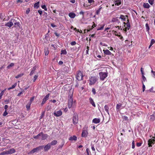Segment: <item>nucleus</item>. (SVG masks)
Here are the masks:
<instances>
[{
	"instance_id": "nucleus-1",
	"label": "nucleus",
	"mask_w": 155,
	"mask_h": 155,
	"mask_svg": "<svg viewBox=\"0 0 155 155\" xmlns=\"http://www.w3.org/2000/svg\"><path fill=\"white\" fill-rule=\"evenodd\" d=\"M69 99L68 103V107L69 108H71L72 106H74V103H75V101L73 102V92L70 91L69 93Z\"/></svg>"
},
{
	"instance_id": "nucleus-2",
	"label": "nucleus",
	"mask_w": 155,
	"mask_h": 155,
	"mask_svg": "<svg viewBox=\"0 0 155 155\" xmlns=\"http://www.w3.org/2000/svg\"><path fill=\"white\" fill-rule=\"evenodd\" d=\"M98 77L96 76H91L89 78L90 82L89 84L92 85L94 84L97 81Z\"/></svg>"
},
{
	"instance_id": "nucleus-3",
	"label": "nucleus",
	"mask_w": 155,
	"mask_h": 155,
	"mask_svg": "<svg viewBox=\"0 0 155 155\" xmlns=\"http://www.w3.org/2000/svg\"><path fill=\"white\" fill-rule=\"evenodd\" d=\"M83 74L82 72L80 70L77 71V74L76 75V78L77 80L81 81L83 79Z\"/></svg>"
},
{
	"instance_id": "nucleus-4",
	"label": "nucleus",
	"mask_w": 155,
	"mask_h": 155,
	"mask_svg": "<svg viewBox=\"0 0 155 155\" xmlns=\"http://www.w3.org/2000/svg\"><path fill=\"white\" fill-rule=\"evenodd\" d=\"M87 129V126H85L83 128L82 132V133L81 136L82 137H86L87 136L88 134Z\"/></svg>"
},
{
	"instance_id": "nucleus-5",
	"label": "nucleus",
	"mask_w": 155,
	"mask_h": 155,
	"mask_svg": "<svg viewBox=\"0 0 155 155\" xmlns=\"http://www.w3.org/2000/svg\"><path fill=\"white\" fill-rule=\"evenodd\" d=\"M107 73L101 72L99 73L100 79L101 80L103 81L107 77Z\"/></svg>"
},
{
	"instance_id": "nucleus-6",
	"label": "nucleus",
	"mask_w": 155,
	"mask_h": 155,
	"mask_svg": "<svg viewBox=\"0 0 155 155\" xmlns=\"http://www.w3.org/2000/svg\"><path fill=\"white\" fill-rule=\"evenodd\" d=\"M44 147V146H39L38 147H36V148H34L32 149L31 151L29 152L28 154H32L35 153L36 152H37L38 151L41 150V149L43 148Z\"/></svg>"
},
{
	"instance_id": "nucleus-7",
	"label": "nucleus",
	"mask_w": 155,
	"mask_h": 155,
	"mask_svg": "<svg viewBox=\"0 0 155 155\" xmlns=\"http://www.w3.org/2000/svg\"><path fill=\"white\" fill-rule=\"evenodd\" d=\"M73 122L74 124H76L78 123V117L76 114L74 113L73 115Z\"/></svg>"
},
{
	"instance_id": "nucleus-8",
	"label": "nucleus",
	"mask_w": 155,
	"mask_h": 155,
	"mask_svg": "<svg viewBox=\"0 0 155 155\" xmlns=\"http://www.w3.org/2000/svg\"><path fill=\"white\" fill-rule=\"evenodd\" d=\"M13 22H14V19H11L9 22H7L5 25V26L9 27V28L11 27L13 25Z\"/></svg>"
},
{
	"instance_id": "nucleus-9",
	"label": "nucleus",
	"mask_w": 155,
	"mask_h": 155,
	"mask_svg": "<svg viewBox=\"0 0 155 155\" xmlns=\"http://www.w3.org/2000/svg\"><path fill=\"white\" fill-rule=\"evenodd\" d=\"M155 141V137H153L151 139L149 140L148 141V144L149 147H151L152 146V144H154V142Z\"/></svg>"
},
{
	"instance_id": "nucleus-10",
	"label": "nucleus",
	"mask_w": 155,
	"mask_h": 155,
	"mask_svg": "<svg viewBox=\"0 0 155 155\" xmlns=\"http://www.w3.org/2000/svg\"><path fill=\"white\" fill-rule=\"evenodd\" d=\"M50 96V94H48L44 97V98L43 99L42 101L41 104V106H43V105L47 101L49 97Z\"/></svg>"
},
{
	"instance_id": "nucleus-11",
	"label": "nucleus",
	"mask_w": 155,
	"mask_h": 155,
	"mask_svg": "<svg viewBox=\"0 0 155 155\" xmlns=\"http://www.w3.org/2000/svg\"><path fill=\"white\" fill-rule=\"evenodd\" d=\"M113 32H114V33L115 35L116 36H118L120 37V39L122 40L123 39V37L121 35L120 32H117V31H113Z\"/></svg>"
},
{
	"instance_id": "nucleus-12",
	"label": "nucleus",
	"mask_w": 155,
	"mask_h": 155,
	"mask_svg": "<svg viewBox=\"0 0 155 155\" xmlns=\"http://www.w3.org/2000/svg\"><path fill=\"white\" fill-rule=\"evenodd\" d=\"M62 113L61 110H59L57 112L55 111L53 113V114L54 116L56 117H59L62 115Z\"/></svg>"
},
{
	"instance_id": "nucleus-13",
	"label": "nucleus",
	"mask_w": 155,
	"mask_h": 155,
	"mask_svg": "<svg viewBox=\"0 0 155 155\" xmlns=\"http://www.w3.org/2000/svg\"><path fill=\"white\" fill-rule=\"evenodd\" d=\"M50 143L47 144L46 145L44 146V150L45 151H47L49 150L51 148V146Z\"/></svg>"
},
{
	"instance_id": "nucleus-14",
	"label": "nucleus",
	"mask_w": 155,
	"mask_h": 155,
	"mask_svg": "<svg viewBox=\"0 0 155 155\" xmlns=\"http://www.w3.org/2000/svg\"><path fill=\"white\" fill-rule=\"evenodd\" d=\"M41 133H42L41 135V139L42 140H45L47 138H48V135L47 134H44L42 132H41Z\"/></svg>"
},
{
	"instance_id": "nucleus-15",
	"label": "nucleus",
	"mask_w": 155,
	"mask_h": 155,
	"mask_svg": "<svg viewBox=\"0 0 155 155\" xmlns=\"http://www.w3.org/2000/svg\"><path fill=\"white\" fill-rule=\"evenodd\" d=\"M93 25L91 26L90 27V26H88L87 29V32H88L92 30L96 26V25L95 24L94 22H93Z\"/></svg>"
},
{
	"instance_id": "nucleus-16",
	"label": "nucleus",
	"mask_w": 155,
	"mask_h": 155,
	"mask_svg": "<svg viewBox=\"0 0 155 155\" xmlns=\"http://www.w3.org/2000/svg\"><path fill=\"white\" fill-rule=\"evenodd\" d=\"M15 150L13 148H11L7 151V154H12L14 153L15 152Z\"/></svg>"
},
{
	"instance_id": "nucleus-17",
	"label": "nucleus",
	"mask_w": 155,
	"mask_h": 155,
	"mask_svg": "<svg viewBox=\"0 0 155 155\" xmlns=\"http://www.w3.org/2000/svg\"><path fill=\"white\" fill-rule=\"evenodd\" d=\"M36 66H35L33 68H31V71L30 73V74H29V75L30 76H31L34 74V73L35 72V71L36 69Z\"/></svg>"
},
{
	"instance_id": "nucleus-18",
	"label": "nucleus",
	"mask_w": 155,
	"mask_h": 155,
	"mask_svg": "<svg viewBox=\"0 0 155 155\" xmlns=\"http://www.w3.org/2000/svg\"><path fill=\"white\" fill-rule=\"evenodd\" d=\"M100 120L99 118H95L92 120V122L94 124H97L100 123Z\"/></svg>"
},
{
	"instance_id": "nucleus-19",
	"label": "nucleus",
	"mask_w": 155,
	"mask_h": 155,
	"mask_svg": "<svg viewBox=\"0 0 155 155\" xmlns=\"http://www.w3.org/2000/svg\"><path fill=\"white\" fill-rule=\"evenodd\" d=\"M103 51L104 52V53L105 54L108 55H111L112 54V53L108 50H104Z\"/></svg>"
},
{
	"instance_id": "nucleus-20",
	"label": "nucleus",
	"mask_w": 155,
	"mask_h": 155,
	"mask_svg": "<svg viewBox=\"0 0 155 155\" xmlns=\"http://www.w3.org/2000/svg\"><path fill=\"white\" fill-rule=\"evenodd\" d=\"M69 70V69L68 67L65 66L64 67L63 69V71L64 73H67L68 72Z\"/></svg>"
},
{
	"instance_id": "nucleus-21",
	"label": "nucleus",
	"mask_w": 155,
	"mask_h": 155,
	"mask_svg": "<svg viewBox=\"0 0 155 155\" xmlns=\"http://www.w3.org/2000/svg\"><path fill=\"white\" fill-rule=\"evenodd\" d=\"M114 2L115 5L117 6H119L121 4V0H116Z\"/></svg>"
},
{
	"instance_id": "nucleus-22",
	"label": "nucleus",
	"mask_w": 155,
	"mask_h": 155,
	"mask_svg": "<svg viewBox=\"0 0 155 155\" xmlns=\"http://www.w3.org/2000/svg\"><path fill=\"white\" fill-rule=\"evenodd\" d=\"M69 140L70 141H76L77 140V137L75 136L70 137L69 138Z\"/></svg>"
},
{
	"instance_id": "nucleus-23",
	"label": "nucleus",
	"mask_w": 155,
	"mask_h": 155,
	"mask_svg": "<svg viewBox=\"0 0 155 155\" xmlns=\"http://www.w3.org/2000/svg\"><path fill=\"white\" fill-rule=\"evenodd\" d=\"M90 103L94 107H96V105L95 103L92 98L90 97L89 99Z\"/></svg>"
},
{
	"instance_id": "nucleus-24",
	"label": "nucleus",
	"mask_w": 155,
	"mask_h": 155,
	"mask_svg": "<svg viewBox=\"0 0 155 155\" xmlns=\"http://www.w3.org/2000/svg\"><path fill=\"white\" fill-rule=\"evenodd\" d=\"M68 15L70 17L72 18H74L76 16L74 12H72L70 13Z\"/></svg>"
},
{
	"instance_id": "nucleus-25",
	"label": "nucleus",
	"mask_w": 155,
	"mask_h": 155,
	"mask_svg": "<svg viewBox=\"0 0 155 155\" xmlns=\"http://www.w3.org/2000/svg\"><path fill=\"white\" fill-rule=\"evenodd\" d=\"M126 17H128V16L127 15L124 16L123 15H120L119 18L120 19H122L123 21H126Z\"/></svg>"
},
{
	"instance_id": "nucleus-26",
	"label": "nucleus",
	"mask_w": 155,
	"mask_h": 155,
	"mask_svg": "<svg viewBox=\"0 0 155 155\" xmlns=\"http://www.w3.org/2000/svg\"><path fill=\"white\" fill-rule=\"evenodd\" d=\"M14 22L13 24L15 25V26L16 27H19V22H17L14 19Z\"/></svg>"
},
{
	"instance_id": "nucleus-27",
	"label": "nucleus",
	"mask_w": 155,
	"mask_h": 155,
	"mask_svg": "<svg viewBox=\"0 0 155 155\" xmlns=\"http://www.w3.org/2000/svg\"><path fill=\"white\" fill-rule=\"evenodd\" d=\"M58 142L56 140H54L52 141L51 143H50V145H55Z\"/></svg>"
},
{
	"instance_id": "nucleus-28",
	"label": "nucleus",
	"mask_w": 155,
	"mask_h": 155,
	"mask_svg": "<svg viewBox=\"0 0 155 155\" xmlns=\"http://www.w3.org/2000/svg\"><path fill=\"white\" fill-rule=\"evenodd\" d=\"M122 106V104H117L116 105V109L117 111H118L120 109Z\"/></svg>"
},
{
	"instance_id": "nucleus-29",
	"label": "nucleus",
	"mask_w": 155,
	"mask_h": 155,
	"mask_svg": "<svg viewBox=\"0 0 155 155\" xmlns=\"http://www.w3.org/2000/svg\"><path fill=\"white\" fill-rule=\"evenodd\" d=\"M104 109L107 112V113L109 114V107L107 105H105L104 106Z\"/></svg>"
},
{
	"instance_id": "nucleus-30",
	"label": "nucleus",
	"mask_w": 155,
	"mask_h": 155,
	"mask_svg": "<svg viewBox=\"0 0 155 155\" xmlns=\"http://www.w3.org/2000/svg\"><path fill=\"white\" fill-rule=\"evenodd\" d=\"M143 6L144 8H150V5L148 3H144Z\"/></svg>"
},
{
	"instance_id": "nucleus-31",
	"label": "nucleus",
	"mask_w": 155,
	"mask_h": 155,
	"mask_svg": "<svg viewBox=\"0 0 155 155\" xmlns=\"http://www.w3.org/2000/svg\"><path fill=\"white\" fill-rule=\"evenodd\" d=\"M39 2H38L35 3L34 5V7L36 8H38L39 7Z\"/></svg>"
},
{
	"instance_id": "nucleus-32",
	"label": "nucleus",
	"mask_w": 155,
	"mask_h": 155,
	"mask_svg": "<svg viewBox=\"0 0 155 155\" xmlns=\"http://www.w3.org/2000/svg\"><path fill=\"white\" fill-rule=\"evenodd\" d=\"M16 85H17V83H15L13 85H12V87H11L8 88V90H10L11 89H13L16 86Z\"/></svg>"
},
{
	"instance_id": "nucleus-33",
	"label": "nucleus",
	"mask_w": 155,
	"mask_h": 155,
	"mask_svg": "<svg viewBox=\"0 0 155 155\" xmlns=\"http://www.w3.org/2000/svg\"><path fill=\"white\" fill-rule=\"evenodd\" d=\"M31 102H29L26 106V108L27 110H28L30 109L31 105Z\"/></svg>"
},
{
	"instance_id": "nucleus-34",
	"label": "nucleus",
	"mask_w": 155,
	"mask_h": 155,
	"mask_svg": "<svg viewBox=\"0 0 155 155\" xmlns=\"http://www.w3.org/2000/svg\"><path fill=\"white\" fill-rule=\"evenodd\" d=\"M118 21L117 18H113L111 20V22H116Z\"/></svg>"
},
{
	"instance_id": "nucleus-35",
	"label": "nucleus",
	"mask_w": 155,
	"mask_h": 155,
	"mask_svg": "<svg viewBox=\"0 0 155 155\" xmlns=\"http://www.w3.org/2000/svg\"><path fill=\"white\" fill-rule=\"evenodd\" d=\"M102 8V7H100L97 10L96 12V14L97 15H98L100 13V11L101 9Z\"/></svg>"
},
{
	"instance_id": "nucleus-36",
	"label": "nucleus",
	"mask_w": 155,
	"mask_h": 155,
	"mask_svg": "<svg viewBox=\"0 0 155 155\" xmlns=\"http://www.w3.org/2000/svg\"><path fill=\"white\" fill-rule=\"evenodd\" d=\"M44 53L45 55H47L49 53V51L48 48L45 49Z\"/></svg>"
},
{
	"instance_id": "nucleus-37",
	"label": "nucleus",
	"mask_w": 155,
	"mask_h": 155,
	"mask_svg": "<svg viewBox=\"0 0 155 155\" xmlns=\"http://www.w3.org/2000/svg\"><path fill=\"white\" fill-rule=\"evenodd\" d=\"M41 134H42L41 133H40L39 134H38L37 135H36V136H34L33 138L35 139H38L39 137L41 136Z\"/></svg>"
},
{
	"instance_id": "nucleus-38",
	"label": "nucleus",
	"mask_w": 155,
	"mask_h": 155,
	"mask_svg": "<svg viewBox=\"0 0 155 155\" xmlns=\"http://www.w3.org/2000/svg\"><path fill=\"white\" fill-rule=\"evenodd\" d=\"M14 65V64L12 63L8 65L7 67V68L8 69L10 68L11 67H12Z\"/></svg>"
},
{
	"instance_id": "nucleus-39",
	"label": "nucleus",
	"mask_w": 155,
	"mask_h": 155,
	"mask_svg": "<svg viewBox=\"0 0 155 155\" xmlns=\"http://www.w3.org/2000/svg\"><path fill=\"white\" fill-rule=\"evenodd\" d=\"M23 75H24V74H23V73L20 74H18L17 76H16L15 78H18L20 77H22V76H23Z\"/></svg>"
},
{
	"instance_id": "nucleus-40",
	"label": "nucleus",
	"mask_w": 155,
	"mask_h": 155,
	"mask_svg": "<svg viewBox=\"0 0 155 155\" xmlns=\"http://www.w3.org/2000/svg\"><path fill=\"white\" fill-rule=\"evenodd\" d=\"M105 25L104 24H103V25H102V26L101 27L98 28L97 29V30H102L104 28V26H105Z\"/></svg>"
},
{
	"instance_id": "nucleus-41",
	"label": "nucleus",
	"mask_w": 155,
	"mask_h": 155,
	"mask_svg": "<svg viewBox=\"0 0 155 155\" xmlns=\"http://www.w3.org/2000/svg\"><path fill=\"white\" fill-rule=\"evenodd\" d=\"M3 139V141H4L5 142H6L7 143H9V141H10L8 139H6L5 138H4Z\"/></svg>"
},
{
	"instance_id": "nucleus-42",
	"label": "nucleus",
	"mask_w": 155,
	"mask_h": 155,
	"mask_svg": "<svg viewBox=\"0 0 155 155\" xmlns=\"http://www.w3.org/2000/svg\"><path fill=\"white\" fill-rule=\"evenodd\" d=\"M61 54H67V52L66 50H61Z\"/></svg>"
},
{
	"instance_id": "nucleus-43",
	"label": "nucleus",
	"mask_w": 155,
	"mask_h": 155,
	"mask_svg": "<svg viewBox=\"0 0 155 155\" xmlns=\"http://www.w3.org/2000/svg\"><path fill=\"white\" fill-rule=\"evenodd\" d=\"M41 7L42 8L44 9L45 11H47V9L46 8L45 5H42L41 6Z\"/></svg>"
},
{
	"instance_id": "nucleus-44",
	"label": "nucleus",
	"mask_w": 155,
	"mask_h": 155,
	"mask_svg": "<svg viewBox=\"0 0 155 155\" xmlns=\"http://www.w3.org/2000/svg\"><path fill=\"white\" fill-rule=\"evenodd\" d=\"M45 111H43L41 113V116L40 117V119H42L44 116V115H45Z\"/></svg>"
},
{
	"instance_id": "nucleus-45",
	"label": "nucleus",
	"mask_w": 155,
	"mask_h": 155,
	"mask_svg": "<svg viewBox=\"0 0 155 155\" xmlns=\"http://www.w3.org/2000/svg\"><path fill=\"white\" fill-rule=\"evenodd\" d=\"M64 141H63V142H62L61 144V145H59V146H58L59 148H62L63 147V146H64Z\"/></svg>"
},
{
	"instance_id": "nucleus-46",
	"label": "nucleus",
	"mask_w": 155,
	"mask_h": 155,
	"mask_svg": "<svg viewBox=\"0 0 155 155\" xmlns=\"http://www.w3.org/2000/svg\"><path fill=\"white\" fill-rule=\"evenodd\" d=\"M126 25L127 27L128 28V30L130 27V23H126Z\"/></svg>"
},
{
	"instance_id": "nucleus-47",
	"label": "nucleus",
	"mask_w": 155,
	"mask_h": 155,
	"mask_svg": "<svg viewBox=\"0 0 155 155\" xmlns=\"http://www.w3.org/2000/svg\"><path fill=\"white\" fill-rule=\"evenodd\" d=\"M135 146V142L134 140H133L132 142V148L133 149L134 148Z\"/></svg>"
},
{
	"instance_id": "nucleus-48",
	"label": "nucleus",
	"mask_w": 155,
	"mask_h": 155,
	"mask_svg": "<svg viewBox=\"0 0 155 155\" xmlns=\"http://www.w3.org/2000/svg\"><path fill=\"white\" fill-rule=\"evenodd\" d=\"M7 154V151H3L0 153V155H4Z\"/></svg>"
},
{
	"instance_id": "nucleus-49",
	"label": "nucleus",
	"mask_w": 155,
	"mask_h": 155,
	"mask_svg": "<svg viewBox=\"0 0 155 155\" xmlns=\"http://www.w3.org/2000/svg\"><path fill=\"white\" fill-rule=\"evenodd\" d=\"M155 43V41L153 39H152L150 41V44L152 45L153 44H154Z\"/></svg>"
},
{
	"instance_id": "nucleus-50",
	"label": "nucleus",
	"mask_w": 155,
	"mask_h": 155,
	"mask_svg": "<svg viewBox=\"0 0 155 155\" xmlns=\"http://www.w3.org/2000/svg\"><path fill=\"white\" fill-rule=\"evenodd\" d=\"M38 75H35L34 77V79L33 80V82H35L36 81V80L37 79L38 77Z\"/></svg>"
},
{
	"instance_id": "nucleus-51",
	"label": "nucleus",
	"mask_w": 155,
	"mask_h": 155,
	"mask_svg": "<svg viewBox=\"0 0 155 155\" xmlns=\"http://www.w3.org/2000/svg\"><path fill=\"white\" fill-rule=\"evenodd\" d=\"M154 0H149V3L151 5H152L153 3Z\"/></svg>"
},
{
	"instance_id": "nucleus-52",
	"label": "nucleus",
	"mask_w": 155,
	"mask_h": 155,
	"mask_svg": "<svg viewBox=\"0 0 155 155\" xmlns=\"http://www.w3.org/2000/svg\"><path fill=\"white\" fill-rule=\"evenodd\" d=\"M8 114V113L6 111V110H5V112H4V113L3 114V116H6Z\"/></svg>"
},
{
	"instance_id": "nucleus-53",
	"label": "nucleus",
	"mask_w": 155,
	"mask_h": 155,
	"mask_svg": "<svg viewBox=\"0 0 155 155\" xmlns=\"http://www.w3.org/2000/svg\"><path fill=\"white\" fill-rule=\"evenodd\" d=\"M146 28L147 31H149V28L148 26V24H146Z\"/></svg>"
},
{
	"instance_id": "nucleus-54",
	"label": "nucleus",
	"mask_w": 155,
	"mask_h": 155,
	"mask_svg": "<svg viewBox=\"0 0 155 155\" xmlns=\"http://www.w3.org/2000/svg\"><path fill=\"white\" fill-rule=\"evenodd\" d=\"M76 43L75 41H73L71 42V44L72 45H74L76 44Z\"/></svg>"
},
{
	"instance_id": "nucleus-55",
	"label": "nucleus",
	"mask_w": 155,
	"mask_h": 155,
	"mask_svg": "<svg viewBox=\"0 0 155 155\" xmlns=\"http://www.w3.org/2000/svg\"><path fill=\"white\" fill-rule=\"evenodd\" d=\"M34 96L32 97H31L30 99V102H31H31L33 101L34 98Z\"/></svg>"
},
{
	"instance_id": "nucleus-56",
	"label": "nucleus",
	"mask_w": 155,
	"mask_h": 155,
	"mask_svg": "<svg viewBox=\"0 0 155 155\" xmlns=\"http://www.w3.org/2000/svg\"><path fill=\"white\" fill-rule=\"evenodd\" d=\"M92 92L94 94H96V91L94 88H93L92 89Z\"/></svg>"
},
{
	"instance_id": "nucleus-57",
	"label": "nucleus",
	"mask_w": 155,
	"mask_h": 155,
	"mask_svg": "<svg viewBox=\"0 0 155 155\" xmlns=\"http://www.w3.org/2000/svg\"><path fill=\"white\" fill-rule=\"evenodd\" d=\"M3 91H2L1 93H0V99H1L2 98V97L3 95Z\"/></svg>"
},
{
	"instance_id": "nucleus-58",
	"label": "nucleus",
	"mask_w": 155,
	"mask_h": 155,
	"mask_svg": "<svg viewBox=\"0 0 155 155\" xmlns=\"http://www.w3.org/2000/svg\"><path fill=\"white\" fill-rule=\"evenodd\" d=\"M142 143H137V147H139L141 145Z\"/></svg>"
},
{
	"instance_id": "nucleus-59",
	"label": "nucleus",
	"mask_w": 155,
	"mask_h": 155,
	"mask_svg": "<svg viewBox=\"0 0 155 155\" xmlns=\"http://www.w3.org/2000/svg\"><path fill=\"white\" fill-rule=\"evenodd\" d=\"M145 87L144 85V84L143 83V92L145 90Z\"/></svg>"
},
{
	"instance_id": "nucleus-60",
	"label": "nucleus",
	"mask_w": 155,
	"mask_h": 155,
	"mask_svg": "<svg viewBox=\"0 0 155 155\" xmlns=\"http://www.w3.org/2000/svg\"><path fill=\"white\" fill-rule=\"evenodd\" d=\"M140 71L141 72L142 74L143 75L144 74V72L143 71V68H141L140 69Z\"/></svg>"
},
{
	"instance_id": "nucleus-61",
	"label": "nucleus",
	"mask_w": 155,
	"mask_h": 155,
	"mask_svg": "<svg viewBox=\"0 0 155 155\" xmlns=\"http://www.w3.org/2000/svg\"><path fill=\"white\" fill-rule=\"evenodd\" d=\"M88 3H91L94 2V0H88Z\"/></svg>"
},
{
	"instance_id": "nucleus-62",
	"label": "nucleus",
	"mask_w": 155,
	"mask_h": 155,
	"mask_svg": "<svg viewBox=\"0 0 155 155\" xmlns=\"http://www.w3.org/2000/svg\"><path fill=\"white\" fill-rule=\"evenodd\" d=\"M4 17L2 15V13H0V19H2Z\"/></svg>"
},
{
	"instance_id": "nucleus-63",
	"label": "nucleus",
	"mask_w": 155,
	"mask_h": 155,
	"mask_svg": "<svg viewBox=\"0 0 155 155\" xmlns=\"http://www.w3.org/2000/svg\"><path fill=\"white\" fill-rule=\"evenodd\" d=\"M86 152H87V155H89V150L88 148H87L86 149Z\"/></svg>"
},
{
	"instance_id": "nucleus-64",
	"label": "nucleus",
	"mask_w": 155,
	"mask_h": 155,
	"mask_svg": "<svg viewBox=\"0 0 155 155\" xmlns=\"http://www.w3.org/2000/svg\"><path fill=\"white\" fill-rule=\"evenodd\" d=\"M124 118L125 120H128V117L126 116H124Z\"/></svg>"
}]
</instances>
